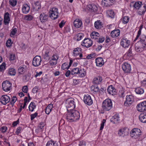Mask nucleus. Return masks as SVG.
Segmentation results:
<instances>
[{
    "instance_id": "1",
    "label": "nucleus",
    "mask_w": 146,
    "mask_h": 146,
    "mask_svg": "<svg viewBox=\"0 0 146 146\" xmlns=\"http://www.w3.org/2000/svg\"><path fill=\"white\" fill-rule=\"evenodd\" d=\"M140 40L135 45L136 51L138 52H141L146 50V36L142 35L140 36Z\"/></svg>"
},
{
    "instance_id": "2",
    "label": "nucleus",
    "mask_w": 146,
    "mask_h": 146,
    "mask_svg": "<svg viewBox=\"0 0 146 146\" xmlns=\"http://www.w3.org/2000/svg\"><path fill=\"white\" fill-rule=\"evenodd\" d=\"M70 111H68L66 113V119L70 122L76 121L78 120L80 117V114L79 111L73 110Z\"/></svg>"
},
{
    "instance_id": "3",
    "label": "nucleus",
    "mask_w": 146,
    "mask_h": 146,
    "mask_svg": "<svg viewBox=\"0 0 146 146\" xmlns=\"http://www.w3.org/2000/svg\"><path fill=\"white\" fill-rule=\"evenodd\" d=\"M102 108L104 111H108L112 108V103L110 99H107L102 103Z\"/></svg>"
},
{
    "instance_id": "4",
    "label": "nucleus",
    "mask_w": 146,
    "mask_h": 146,
    "mask_svg": "<svg viewBox=\"0 0 146 146\" xmlns=\"http://www.w3.org/2000/svg\"><path fill=\"white\" fill-rule=\"evenodd\" d=\"M59 14L58 9L56 8L53 7L50 9L49 10V17L52 19L55 20L57 19Z\"/></svg>"
},
{
    "instance_id": "5",
    "label": "nucleus",
    "mask_w": 146,
    "mask_h": 146,
    "mask_svg": "<svg viewBox=\"0 0 146 146\" xmlns=\"http://www.w3.org/2000/svg\"><path fill=\"white\" fill-rule=\"evenodd\" d=\"M74 99L70 98L67 99L65 102L66 106L67 108V110L69 109L70 110H73L75 107V104Z\"/></svg>"
},
{
    "instance_id": "6",
    "label": "nucleus",
    "mask_w": 146,
    "mask_h": 146,
    "mask_svg": "<svg viewBox=\"0 0 146 146\" xmlns=\"http://www.w3.org/2000/svg\"><path fill=\"white\" fill-rule=\"evenodd\" d=\"M130 134L132 137L136 139L139 138L141 135V131L139 129L134 128L131 130Z\"/></svg>"
},
{
    "instance_id": "7",
    "label": "nucleus",
    "mask_w": 146,
    "mask_h": 146,
    "mask_svg": "<svg viewBox=\"0 0 146 146\" xmlns=\"http://www.w3.org/2000/svg\"><path fill=\"white\" fill-rule=\"evenodd\" d=\"M3 90L5 92H8L12 89V84L8 80L4 81L2 84Z\"/></svg>"
},
{
    "instance_id": "8",
    "label": "nucleus",
    "mask_w": 146,
    "mask_h": 146,
    "mask_svg": "<svg viewBox=\"0 0 146 146\" xmlns=\"http://www.w3.org/2000/svg\"><path fill=\"white\" fill-rule=\"evenodd\" d=\"M134 96L133 95H127L126 97V100L124 103V105L125 106H130L134 101Z\"/></svg>"
},
{
    "instance_id": "9",
    "label": "nucleus",
    "mask_w": 146,
    "mask_h": 146,
    "mask_svg": "<svg viewBox=\"0 0 146 146\" xmlns=\"http://www.w3.org/2000/svg\"><path fill=\"white\" fill-rule=\"evenodd\" d=\"M137 110L140 112L146 111V101H144L138 104L137 106Z\"/></svg>"
},
{
    "instance_id": "10",
    "label": "nucleus",
    "mask_w": 146,
    "mask_h": 146,
    "mask_svg": "<svg viewBox=\"0 0 146 146\" xmlns=\"http://www.w3.org/2000/svg\"><path fill=\"white\" fill-rule=\"evenodd\" d=\"M131 41L125 37H123L120 41L121 45L124 48H128L130 44Z\"/></svg>"
},
{
    "instance_id": "11",
    "label": "nucleus",
    "mask_w": 146,
    "mask_h": 146,
    "mask_svg": "<svg viewBox=\"0 0 146 146\" xmlns=\"http://www.w3.org/2000/svg\"><path fill=\"white\" fill-rule=\"evenodd\" d=\"M58 58L59 56L57 54H53L51 57L49 62L50 66H53L56 65L57 64V61Z\"/></svg>"
},
{
    "instance_id": "12",
    "label": "nucleus",
    "mask_w": 146,
    "mask_h": 146,
    "mask_svg": "<svg viewBox=\"0 0 146 146\" xmlns=\"http://www.w3.org/2000/svg\"><path fill=\"white\" fill-rule=\"evenodd\" d=\"M122 68L125 73H130L131 72V65L127 62H124L123 64Z\"/></svg>"
},
{
    "instance_id": "13",
    "label": "nucleus",
    "mask_w": 146,
    "mask_h": 146,
    "mask_svg": "<svg viewBox=\"0 0 146 146\" xmlns=\"http://www.w3.org/2000/svg\"><path fill=\"white\" fill-rule=\"evenodd\" d=\"M92 41L89 38H85L82 41V45L87 48L90 47L92 44Z\"/></svg>"
},
{
    "instance_id": "14",
    "label": "nucleus",
    "mask_w": 146,
    "mask_h": 146,
    "mask_svg": "<svg viewBox=\"0 0 146 146\" xmlns=\"http://www.w3.org/2000/svg\"><path fill=\"white\" fill-rule=\"evenodd\" d=\"M41 61V59L40 56H36L33 60V64L35 66H38L40 64Z\"/></svg>"
},
{
    "instance_id": "15",
    "label": "nucleus",
    "mask_w": 146,
    "mask_h": 146,
    "mask_svg": "<svg viewBox=\"0 0 146 146\" xmlns=\"http://www.w3.org/2000/svg\"><path fill=\"white\" fill-rule=\"evenodd\" d=\"M10 100V98L7 95L2 96L0 98V102L3 105H5L9 102Z\"/></svg>"
},
{
    "instance_id": "16",
    "label": "nucleus",
    "mask_w": 146,
    "mask_h": 146,
    "mask_svg": "<svg viewBox=\"0 0 146 146\" xmlns=\"http://www.w3.org/2000/svg\"><path fill=\"white\" fill-rule=\"evenodd\" d=\"M83 100L85 103L88 106L91 105L93 103L91 96L88 94L84 96Z\"/></svg>"
},
{
    "instance_id": "17",
    "label": "nucleus",
    "mask_w": 146,
    "mask_h": 146,
    "mask_svg": "<svg viewBox=\"0 0 146 146\" xmlns=\"http://www.w3.org/2000/svg\"><path fill=\"white\" fill-rule=\"evenodd\" d=\"M81 50L80 48L77 47L75 48L73 52V55L76 57L79 55V57L81 58L82 57V54L81 53Z\"/></svg>"
},
{
    "instance_id": "18",
    "label": "nucleus",
    "mask_w": 146,
    "mask_h": 146,
    "mask_svg": "<svg viewBox=\"0 0 146 146\" xmlns=\"http://www.w3.org/2000/svg\"><path fill=\"white\" fill-rule=\"evenodd\" d=\"M27 67L26 65H23L19 67L17 72L19 75L24 74L27 71Z\"/></svg>"
},
{
    "instance_id": "19",
    "label": "nucleus",
    "mask_w": 146,
    "mask_h": 146,
    "mask_svg": "<svg viewBox=\"0 0 146 146\" xmlns=\"http://www.w3.org/2000/svg\"><path fill=\"white\" fill-rule=\"evenodd\" d=\"M114 1V0H102V4L104 6L109 7L111 5Z\"/></svg>"
},
{
    "instance_id": "20",
    "label": "nucleus",
    "mask_w": 146,
    "mask_h": 146,
    "mask_svg": "<svg viewBox=\"0 0 146 146\" xmlns=\"http://www.w3.org/2000/svg\"><path fill=\"white\" fill-rule=\"evenodd\" d=\"M128 134V133L126 129L125 128L120 129L118 130V133L119 136L121 137H124Z\"/></svg>"
},
{
    "instance_id": "21",
    "label": "nucleus",
    "mask_w": 146,
    "mask_h": 146,
    "mask_svg": "<svg viewBox=\"0 0 146 146\" xmlns=\"http://www.w3.org/2000/svg\"><path fill=\"white\" fill-rule=\"evenodd\" d=\"M30 9V7L27 4H24L22 7V12L23 13L26 14L29 12Z\"/></svg>"
},
{
    "instance_id": "22",
    "label": "nucleus",
    "mask_w": 146,
    "mask_h": 146,
    "mask_svg": "<svg viewBox=\"0 0 146 146\" xmlns=\"http://www.w3.org/2000/svg\"><path fill=\"white\" fill-rule=\"evenodd\" d=\"M87 9L91 12H95L98 10L97 6L93 4H90L88 5Z\"/></svg>"
},
{
    "instance_id": "23",
    "label": "nucleus",
    "mask_w": 146,
    "mask_h": 146,
    "mask_svg": "<svg viewBox=\"0 0 146 146\" xmlns=\"http://www.w3.org/2000/svg\"><path fill=\"white\" fill-rule=\"evenodd\" d=\"M96 63L97 66L101 67L104 64V62L102 58L101 57L98 58L96 60Z\"/></svg>"
},
{
    "instance_id": "24",
    "label": "nucleus",
    "mask_w": 146,
    "mask_h": 146,
    "mask_svg": "<svg viewBox=\"0 0 146 146\" xmlns=\"http://www.w3.org/2000/svg\"><path fill=\"white\" fill-rule=\"evenodd\" d=\"M10 21V15L8 12L5 13L4 15V22L5 25L9 24Z\"/></svg>"
},
{
    "instance_id": "25",
    "label": "nucleus",
    "mask_w": 146,
    "mask_h": 146,
    "mask_svg": "<svg viewBox=\"0 0 146 146\" xmlns=\"http://www.w3.org/2000/svg\"><path fill=\"white\" fill-rule=\"evenodd\" d=\"M48 18V16L44 13H41L40 16V21L42 23L47 21Z\"/></svg>"
},
{
    "instance_id": "26",
    "label": "nucleus",
    "mask_w": 146,
    "mask_h": 146,
    "mask_svg": "<svg viewBox=\"0 0 146 146\" xmlns=\"http://www.w3.org/2000/svg\"><path fill=\"white\" fill-rule=\"evenodd\" d=\"M102 77L99 76L96 77L94 78L93 82L94 84H100L102 82Z\"/></svg>"
},
{
    "instance_id": "27",
    "label": "nucleus",
    "mask_w": 146,
    "mask_h": 146,
    "mask_svg": "<svg viewBox=\"0 0 146 146\" xmlns=\"http://www.w3.org/2000/svg\"><path fill=\"white\" fill-rule=\"evenodd\" d=\"M74 25L76 28H78L82 26V21L80 20L77 19L74 21Z\"/></svg>"
},
{
    "instance_id": "28",
    "label": "nucleus",
    "mask_w": 146,
    "mask_h": 146,
    "mask_svg": "<svg viewBox=\"0 0 146 146\" xmlns=\"http://www.w3.org/2000/svg\"><path fill=\"white\" fill-rule=\"evenodd\" d=\"M120 34V31L119 29H116L112 31L110 35L112 38H116Z\"/></svg>"
},
{
    "instance_id": "29",
    "label": "nucleus",
    "mask_w": 146,
    "mask_h": 146,
    "mask_svg": "<svg viewBox=\"0 0 146 146\" xmlns=\"http://www.w3.org/2000/svg\"><path fill=\"white\" fill-rule=\"evenodd\" d=\"M90 36L92 39L96 41L100 37V35L97 32L93 31L91 33Z\"/></svg>"
},
{
    "instance_id": "30",
    "label": "nucleus",
    "mask_w": 146,
    "mask_h": 146,
    "mask_svg": "<svg viewBox=\"0 0 146 146\" xmlns=\"http://www.w3.org/2000/svg\"><path fill=\"white\" fill-rule=\"evenodd\" d=\"M139 118L141 122L146 123V112L141 113L139 116Z\"/></svg>"
},
{
    "instance_id": "31",
    "label": "nucleus",
    "mask_w": 146,
    "mask_h": 146,
    "mask_svg": "<svg viewBox=\"0 0 146 146\" xmlns=\"http://www.w3.org/2000/svg\"><path fill=\"white\" fill-rule=\"evenodd\" d=\"M143 5V7L140 9L137 12V14L140 15H143L146 11V5L144 4Z\"/></svg>"
},
{
    "instance_id": "32",
    "label": "nucleus",
    "mask_w": 146,
    "mask_h": 146,
    "mask_svg": "<svg viewBox=\"0 0 146 146\" xmlns=\"http://www.w3.org/2000/svg\"><path fill=\"white\" fill-rule=\"evenodd\" d=\"M49 50H46L44 49L43 50L42 55L44 59H47L48 58L50 55Z\"/></svg>"
},
{
    "instance_id": "33",
    "label": "nucleus",
    "mask_w": 146,
    "mask_h": 146,
    "mask_svg": "<svg viewBox=\"0 0 146 146\" xmlns=\"http://www.w3.org/2000/svg\"><path fill=\"white\" fill-rule=\"evenodd\" d=\"M108 93L111 95L115 94L116 93L115 90L112 86H109L107 89Z\"/></svg>"
},
{
    "instance_id": "34",
    "label": "nucleus",
    "mask_w": 146,
    "mask_h": 146,
    "mask_svg": "<svg viewBox=\"0 0 146 146\" xmlns=\"http://www.w3.org/2000/svg\"><path fill=\"white\" fill-rule=\"evenodd\" d=\"M53 105L52 104H49L46 108L45 112L46 114H49L53 108Z\"/></svg>"
},
{
    "instance_id": "35",
    "label": "nucleus",
    "mask_w": 146,
    "mask_h": 146,
    "mask_svg": "<svg viewBox=\"0 0 146 146\" xmlns=\"http://www.w3.org/2000/svg\"><path fill=\"white\" fill-rule=\"evenodd\" d=\"M102 26V23L100 20H98L94 23L95 27L97 29H100Z\"/></svg>"
},
{
    "instance_id": "36",
    "label": "nucleus",
    "mask_w": 146,
    "mask_h": 146,
    "mask_svg": "<svg viewBox=\"0 0 146 146\" xmlns=\"http://www.w3.org/2000/svg\"><path fill=\"white\" fill-rule=\"evenodd\" d=\"M16 73V70L13 68H9L8 70V74L10 76H14Z\"/></svg>"
},
{
    "instance_id": "37",
    "label": "nucleus",
    "mask_w": 146,
    "mask_h": 146,
    "mask_svg": "<svg viewBox=\"0 0 146 146\" xmlns=\"http://www.w3.org/2000/svg\"><path fill=\"white\" fill-rule=\"evenodd\" d=\"M57 143L52 140L48 141L46 145V146H57Z\"/></svg>"
},
{
    "instance_id": "38",
    "label": "nucleus",
    "mask_w": 146,
    "mask_h": 146,
    "mask_svg": "<svg viewBox=\"0 0 146 146\" xmlns=\"http://www.w3.org/2000/svg\"><path fill=\"white\" fill-rule=\"evenodd\" d=\"M36 107L35 104L33 102H31L29 106V111L31 112L33 111L34 109L36 108Z\"/></svg>"
},
{
    "instance_id": "39",
    "label": "nucleus",
    "mask_w": 146,
    "mask_h": 146,
    "mask_svg": "<svg viewBox=\"0 0 146 146\" xmlns=\"http://www.w3.org/2000/svg\"><path fill=\"white\" fill-rule=\"evenodd\" d=\"M142 5V2L140 1H137L135 3L133 7L136 9H139Z\"/></svg>"
},
{
    "instance_id": "40",
    "label": "nucleus",
    "mask_w": 146,
    "mask_h": 146,
    "mask_svg": "<svg viewBox=\"0 0 146 146\" xmlns=\"http://www.w3.org/2000/svg\"><path fill=\"white\" fill-rule=\"evenodd\" d=\"M79 76L80 77H84L86 74V72L84 69H80L79 70V72L78 73Z\"/></svg>"
},
{
    "instance_id": "41",
    "label": "nucleus",
    "mask_w": 146,
    "mask_h": 146,
    "mask_svg": "<svg viewBox=\"0 0 146 146\" xmlns=\"http://www.w3.org/2000/svg\"><path fill=\"white\" fill-rule=\"evenodd\" d=\"M83 36V34L82 33H80L76 34L75 35V38L77 41L81 40Z\"/></svg>"
},
{
    "instance_id": "42",
    "label": "nucleus",
    "mask_w": 146,
    "mask_h": 146,
    "mask_svg": "<svg viewBox=\"0 0 146 146\" xmlns=\"http://www.w3.org/2000/svg\"><path fill=\"white\" fill-rule=\"evenodd\" d=\"M135 91L136 93L138 94H142L144 92L143 89L139 87L136 88Z\"/></svg>"
},
{
    "instance_id": "43",
    "label": "nucleus",
    "mask_w": 146,
    "mask_h": 146,
    "mask_svg": "<svg viewBox=\"0 0 146 146\" xmlns=\"http://www.w3.org/2000/svg\"><path fill=\"white\" fill-rule=\"evenodd\" d=\"M112 119L114 123H116L119 121V119L118 114H116L113 115L112 118Z\"/></svg>"
},
{
    "instance_id": "44",
    "label": "nucleus",
    "mask_w": 146,
    "mask_h": 146,
    "mask_svg": "<svg viewBox=\"0 0 146 146\" xmlns=\"http://www.w3.org/2000/svg\"><path fill=\"white\" fill-rule=\"evenodd\" d=\"M79 69L78 68H75L72 69L71 72V74L72 75H76L78 74L79 72Z\"/></svg>"
},
{
    "instance_id": "45",
    "label": "nucleus",
    "mask_w": 146,
    "mask_h": 146,
    "mask_svg": "<svg viewBox=\"0 0 146 146\" xmlns=\"http://www.w3.org/2000/svg\"><path fill=\"white\" fill-rule=\"evenodd\" d=\"M129 17L127 16H124L121 19L122 23L124 24L127 23L129 21Z\"/></svg>"
},
{
    "instance_id": "46",
    "label": "nucleus",
    "mask_w": 146,
    "mask_h": 146,
    "mask_svg": "<svg viewBox=\"0 0 146 146\" xmlns=\"http://www.w3.org/2000/svg\"><path fill=\"white\" fill-rule=\"evenodd\" d=\"M107 13L108 16L111 18L113 17L114 13L113 11L111 10H108L107 11Z\"/></svg>"
},
{
    "instance_id": "47",
    "label": "nucleus",
    "mask_w": 146,
    "mask_h": 146,
    "mask_svg": "<svg viewBox=\"0 0 146 146\" xmlns=\"http://www.w3.org/2000/svg\"><path fill=\"white\" fill-rule=\"evenodd\" d=\"M9 60L11 61H14L16 62V57L14 54H10Z\"/></svg>"
},
{
    "instance_id": "48",
    "label": "nucleus",
    "mask_w": 146,
    "mask_h": 146,
    "mask_svg": "<svg viewBox=\"0 0 146 146\" xmlns=\"http://www.w3.org/2000/svg\"><path fill=\"white\" fill-rule=\"evenodd\" d=\"M33 18V16L30 15H25L24 19L28 21H31L32 20Z\"/></svg>"
},
{
    "instance_id": "49",
    "label": "nucleus",
    "mask_w": 146,
    "mask_h": 146,
    "mask_svg": "<svg viewBox=\"0 0 146 146\" xmlns=\"http://www.w3.org/2000/svg\"><path fill=\"white\" fill-rule=\"evenodd\" d=\"M17 31V29L13 27L11 32L10 36L11 37H13Z\"/></svg>"
},
{
    "instance_id": "50",
    "label": "nucleus",
    "mask_w": 146,
    "mask_h": 146,
    "mask_svg": "<svg viewBox=\"0 0 146 146\" xmlns=\"http://www.w3.org/2000/svg\"><path fill=\"white\" fill-rule=\"evenodd\" d=\"M45 125V123L43 122H41L39 124L38 127V129L40 130L41 131H42V129Z\"/></svg>"
},
{
    "instance_id": "51",
    "label": "nucleus",
    "mask_w": 146,
    "mask_h": 146,
    "mask_svg": "<svg viewBox=\"0 0 146 146\" xmlns=\"http://www.w3.org/2000/svg\"><path fill=\"white\" fill-rule=\"evenodd\" d=\"M96 56V54L92 53L87 56L86 58L87 59H94L95 58Z\"/></svg>"
},
{
    "instance_id": "52",
    "label": "nucleus",
    "mask_w": 146,
    "mask_h": 146,
    "mask_svg": "<svg viewBox=\"0 0 146 146\" xmlns=\"http://www.w3.org/2000/svg\"><path fill=\"white\" fill-rule=\"evenodd\" d=\"M69 68L68 64L67 63H64L62 65L61 68L64 70L66 69H68Z\"/></svg>"
},
{
    "instance_id": "53",
    "label": "nucleus",
    "mask_w": 146,
    "mask_h": 146,
    "mask_svg": "<svg viewBox=\"0 0 146 146\" xmlns=\"http://www.w3.org/2000/svg\"><path fill=\"white\" fill-rule=\"evenodd\" d=\"M9 2L11 5L13 7H14L17 4V1L16 0H9Z\"/></svg>"
},
{
    "instance_id": "54",
    "label": "nucleus",
    "mask_w": 146,
    "mask_h": 146,
    "mask_svg": "<svg viewBox=\"0 0 146 146\" xmlns=\"http://www.w3.org/2000/svg\"><path fill=\"white\" fill-rule=\"evenodd\" d=\"M92 90L95 92H98L99 91V89L97 86H91Z\"/></svg>"
},
{
    "instance_id": "55",
    "label": "nucleus",
    "mask_w": 146,
    "mask_h": 146,
    "mask_svg": "<svg viewBox=\"0 0 146 146\" xmlns=\"http://www.w3.org/2000/svg\"><path fill=\"white\" fill-rule=\"evenodd\" d=\"M125 55L129 57L132 56V49L131 48H129L128 51L126 53Z\"/></svg>"
},
{
    "instance_id": "56",
    "label": "nucleus",
    "mask_w": 146,
    "mask_h": 146,
    "mask_svg": "<svg viewBox=\"0 0 146 146\" xmlns=\"http://www.w3.org/2000/svg\"><path fill=\"white\" fill-rule=\"evenodd\" d=\"M17 100V98L16 96H13L11 100V105L13 106L15 102Z\"/></svg>"
},
{
    "instance_id": "57",
    "label": "nucleus",
    "mask_w": 146,
    "mask_h": 146,
    "mask_svg": "<svg viewBox=\"0 0 146 146\" xmlns=\"http://www.w3.org/2000/svg\"><path fill=\"white\" fill-rule=\"evenodd\" d=\"M5 69V64L4 62H3L0 66V71L2 72Z\"/></svg>"
},
{
    "instance_id": "58",
    "label": "nucleus",
    "mask_w": 146,
    "mask_h": 146,
    "mask_svg": "<svg viewBox=\"0 0 146 146\" xmlns=\"http://www.w3.org/2000/svg\"><path fill=\"white\" fill-rule=\"evenodd\" d=\"M105 40L104 38L103 37H100L98 38V39L96 40L97 42L99 43H102Z\"/></svg>"
},
{
    "instance_id": "59",
    "label": "nucleus",
    "mask_w": 146,
    "mask_h": 146,
    "mask_svg": "<svg viewBox=\"0 0 146 146\" xmlns=\"http://www.w3.org/2000/svg\"><path fill=\"white\" fill-rule=\"evenodd\" d=\"M7 129V127L6 126H3L0 128V131L1 132L4 133L6 132Z\"/></svg>"
},
{
    "instance_id": "60",
    "label": "nucleus",
    "mask_w": 146,
    "mask_h": 146,
    "mask_svg": "<svg viewBox=\"0 0 146 146\" xmlns=\"http://www.w3.org/2000/svg\"><path fill=\"white\" fill-rule=\"evenodd\" d=\"M22 129V127H18L16 131V134L17 135H19L20 133L21 132V131Z\"/></svg>"
},
{
    "instance_id": "61",
    "label": "nucleus",
    "mask_w": 146,
    "mask_h": 146,
    "mask_svg": "<svg viewBox=\"0 0 146 146\" xmlns=\"http://www.w3.org/2000/svg\"><path fill=\"white\" fill-rule=\"evenodd\" d=\"M141 29L140 28L138 32L137 35L136 37L134 40L135 41L137 40V39L139 38V36H140L141 33Z\"/></svg>"
},
{
    "instance_id": "62",
    "label": "nucleus",
    "mask_w": 146,
    "mask_h": 146,
    "mask_svg": "<svg viewBox=\"0 0 146 146\" xmlns=\"http://www.w3.org/2000/svg\"><path fill=\"white\" fill-rule=\"evenodd\" d=\"M12 42L11 39H8L6 42V45L7 47H9L11 46Z\"/></svg>"
},
{
    "instance_id": "63",
    "label": "nucleus",
    "mask_w": 146,
    "mask_h": 146,
    "mask_svg": "<svg viewBox=\"0 0 146 146\" xmlns=\"http://www.w3.org/2000/svg\"><path fill=\"white\" fill-rule=\"evenodd\" d=\"M38 115V113L35 112L34 114H32L31 115V120H33Z\"/></svg>"
},
{
    "instance_id": "64",
    "label": "nucleus",
    "mask_w": 146,
    "mask_h": 146,
    "mask_svg": "<svg viewBox=\"0 0 146 146\" xmlns=\"http://www.w3.org/2000/svg\"><path fill=\"white\" fill-rule=\"evenodd\" d=\"M86 143L85 141H82L79 142L78 144L79 146H86Z\"/></svg>"
}]
</instances>
